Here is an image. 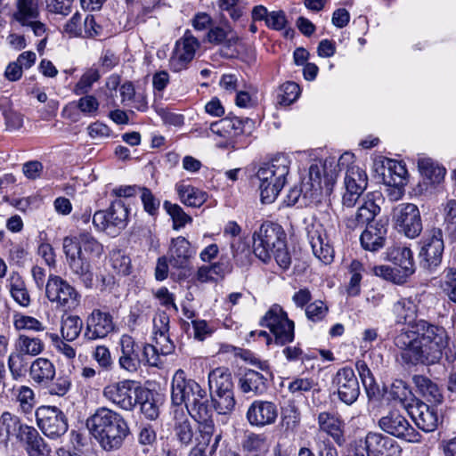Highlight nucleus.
<instances>
[{"label":"nucleus","mask_w":456,"mask_h":456,"mask_svg":"<svg viewBox=\"0 0 456 456\" xmlns=\"http://www.w3.org/2000/svg\"><path fill=\"white\" fill-rule=\"evenodd\" d=\"M396 322L406 327L395 336L394 344L399 348L402 359L409 364H435L443 356L448 346V335L444 327L425 320L410 322L416 313V305L410 298H401L393 305Z\"/></svg>","instance_id":"f257e3e1"},{"label":"nucleus","mask_w":456,"mask_h":456,"mask_svg":"<svg viewBox=\"0 0 456 456\" xmlns=\"http://www.w3.org/2000/svg\"><path fill=\"white\" fill-rule=\"evenodd\" d=\"M253 252L264 263H268L273 257L283 270L290 266L291 257L288 251L287 235L278 224L264 223L254 232Z\"/></svg>","instance_id":"f03ea898"},{"label":"nucleus","mask_w":456,"mask_h":456,"mask_svg":"<svg viewBox=\"0 0 456 456\" xmlns=\"http://www.w3.org/2000/svg\"><path fill=\"white\" fill-rule=\"evenodd\" d=\"M86 426L105 451L118 449L129 434L124 418L106 407L97 409L87 419Z\"/></svg>","instance_id":"7ed1b4c3"},{"label":"nucleus","mask_w":456,"mask_h":456,"mask_svg":"<svg viewBox=\"0 0 456 456\" xmlns=\"http://www.w3.org/2000/svg\"><path fill=\"white\" fill-rule=\"evenodd\" d=\"M289 172V160L284 155H278L259 167L256 177L259 180L263 203L269 204L274 201L286 183Z\"/></svg>","instance_id":"20e7f679"},{"label":"nucleus","mask_w":456,"mask_h":456,"mask_svg":"<svg viewBox=\"0 0 456 456\" xmlns=\"http://www.w3.org/2000/svg\"><path fill=\"white\" fill-rule=\"evenodd\" d=\"M171 400L175 405L185 404L188 412L192 414L208 405L207 391L199 383L191 379H186L185 372L179 369L172 379Z\"/></svg>","instance_id":"39448f33"},{"label":"nucleus","mask_w":456,"mask_h":456,"mask_svg":"<svg viewBox=\"0 0 456 456\" xmlns=\"http://www.w3.org/2000/svg\"><path fill=\"white\" fill-rule=\"evenodd\" d=\"M128 210L121 200L113 201L107 210L96 211L93 224L96 230L112 237L117 236L127 224Z\"/></svg>","instance_id":"423d86ee"},{"label":"nucleus","mask_w":456,"mask_h":456,"mask_svg":"<svg viewBox=\"0 0 456 456\" xmlns=\"http://www.w3.org/2000/svg\"><path fill=\"white\" fill-rule=\"evenodd\" d=\"M45 297L56 307L75 309L80 302L77 289L61 276L51 274L45 283Z\"/></svg>","instance_id":"0eeeda50"},{"label":"nucleus","mask_w":456,"mask_h":456,"mask_svg":"<svg viewBox=\"0 0 456 456\" xmlns=\"http://www.w3.org/2000/svg\"><path fill=\"white\" fill-rule=\"evenodd\" d=\"M260 323L270 330L276 344L283 346L293 341L294 322L289 319L287 313L281 305H272Z\"/></svg>","instance_id":"6e6552de"},{"label":"nucleus","mask_w":456,"mask_h":456,"mask_svg":"<svg viewBox=\"0 0 456 456\" xmlns=\"http://www.w3.org/2000/svg\"><path fill=\"white\" fill-rule=\"evenodd\" d=\"M378 427L386 434L411 444L422 441V436L397 410L389 411L378 420Z\"/></svg>","instance_id":"1a4fd4ad"},{"label":"nucleus","mask_w":456,"mask_h":456,"mask_svg":"<svg viewBox=\"0 0 456 456\" xmlns=\"http://www.w3.org/2000/svg\"><path fill=\"white\" fill-rule=\"evenodd\" d=\"M35 415L37 427L51 439L59 438L68 431L67 417L55 406H40L36 410Z\"/></svg>","instance_id":"9d476101"},{"label":"nucleus","mask_w":456,"mask_h":456,"mask_svg":"<svg viewBox=\"0 0 456 456\" xmlns=\"http://www.w3.org/2000/svg\"><path fill=\"white\" fill-rule=\"evenodd\" d=\"M63 252L66 256L67 264L77 280L86 288L90 289L93 286L94 273L90 260L81 256L79 248L70 240H63Z\"/></svg>","instance_id":"9b49d317"},{"label":"nucleus","mask_w":456,"mask_h":456,"mask_svg":"<svg viewBox=\"0 0 456 456\" xmlns=\"http://www.w3.org/2000/svg\"><path fill=\"white\" fill-rule=\"evenodd\" d=\"M381 200V193L379 191L368 192L365 194L361 204L357 208L354 215L348 216L345 220V224L347 230L354 231L362 228L364 225L371 224L376 216L380 212L379 201Z\"/></svg>","instance_id":"f8f14e48"},{"label":"nucleus","mask_w":456,"mask_h":456,"mask_svg":"<svg viewBox=\"0 0 456 456\" xmlns=\"http://www.w3.org/2000/svg\"><path fill=\"white\" fill-rule=\"evenodd\" d=\"M419 257L424 268L432 271L442 262L444 244L443 232L440 228H433L423 238Z\"/></svg>","instance_id":"ddd939ff"},{"label":"nucleus","mask_w":456,"mask_h":456,"mask_svg":"<svg viewBox=\"0 0 456 456\" xmlns=\"http://www.w3.org/2000/svg\"><path fill=\"white\" fill-rule=\"evenodd\" d=\"M134 382L122 380L111 383L103 389V396L119 408L131 411L138 402L140 387L134 389Z\"/></svg>","instance_id":"4468645a"},{"label":"nucleus","mask_w":456,"mask_h":456,"mask_svg":"<svg viewBox=\"0 0 456 456\" xmlns=\"http://www.w3.org/2000/svg\"><path fill=\"white\" fill-rule=\"evenodd\" d=\"M306 231L314 255L323 264H330L334 259V249L327 230L322 224L314 223Z\"/></svg>","instance_id":"2eb2a0df"},{"label":"nucleus","mask_w":456,"mask_h":456,"mask_svg":"<svg viewBox=\"0 0 456 456\" xmlns=\"http://www.w3.org/2000/svg\"><path fill=\"white\" fill-rule=\"evenodd\" d=\"M249 121L248 118L243 120L238 117H227L211 123L209 132L223 140L219 142V147H234L235 139L245 132V125Z\"/></svg>","instance_id":"dca6fc26"},{"label":"nucleus","mask_w":456,"mask_h":456,"mask_svg":"<svg viewBox=\"0 0 456 456\" xmlns=\"http://www.w3.org/2000/svg\"><path fill=\"white\" fill-rule=\"evenodd\" d=\"M332 386L338 398L347 405L354 403L360 395V385L354 370L350 367L339 369L332 378Z\"/></svg>","instance_id":"f3484780"},{"label":"nucleus","mask_w":456,"mask_h":456,"mask_svg":"<svg viewBox=\"0 0 456 456\" xmlns=\"http://www.w3.org/2000/svg\"><path fill=\"white\" fill-rule=\"evenodd\" d=\"M396 224L405 236L418 237L422 231V222L418 207L411 203L400 204L396 208Z\"/></svg>","instance_id":"a211bd4d"},{"label":"nucleus","mask_w":456,"mask_h":456,"mask_svg":"<svg viewBox=\"0 0 456 456\" xmlns=\"http://www.w3.org/2000/svg\"><path fill=\"white\" fill-rule=\"evenodd\" d=\"M17 11L14 19L23 27L31 29L36 37L45 32V25L37 20L39 15L37 0H16Z\"/></svg>","instance_id":"6ab92c4d"},{"label":"nucleus","mask_w":456,"mask_h":456,"mask_svg":"<svg viewBox=\"0 0 456 456\" xmlns=\"http://www.w3.org/2000/svg\"><path fill=\"white\" fill-rule=\"evenodd\" d=\"M115 329L113 317L109 312L94 309L86 317L84 337L88 340L106 338Z\"/></svg>","instance_id":"aec40b11"},{"label":"nucleus","mask_w":456,"mask_h":456,"mask_svg":"<svg viewBox=\"0 0 456 456\" xmlns=\"http://www.w3.org/2000/svg\"><path fill=\"white\" fill-rule=\"evenodd\" d=\"M204 41L215 45H222L221 55L225 58H233L237 54L234 47L240 42V37L229 27L213 26L207 32Z\"/></svg>","instance_id":"412c9836"},{"label":"nucleus","mask_w":456,"mask_h":456,"mask_svg":"<svg viewBox=\"0 0 456 456\" xmlns=\"http://www.w3.org/2000/svg\"><path fill=\"white\" fill-rule=\"evenodd\" d=\"M200 44L192 35L191 31L186 30L183 37L176 42L175 49L170 59V63L175 71L183 69L192 61L196 51Z\"/></svg>","instance_id":"4be33fe9"},{"label":"nucleus","mask_w":456,"mask_h":456,"mask_svg":"<svg viewBox=\"0 0 456 456\" xmlns=\"http://www.w3.org/2000/svg\"><path fill=\"white\" fill-rule=\"evenodd\" d=\"M364 442L368 456H400L402 452L395 440L379 432H368Z\"/></svg>","instance_id":"5701e85b"},{"label":"nucleus","mask_w":456,"mask_h":456,"mask_svg":"<svg viewBox=\"0 0 456 456\" xmlns=\"http://www.w3.org/2000/svg\"><path fill=\"white\" fill-rule=\"evenodd\" d=\"M387 218H379L367 225L360 236L362 247L372 252L382 248L387 240Z\"/></svg>","instance_id":"b1692460"},{"label":"nucleus","mask_w":456,"mask_h":456,"mask_svg":"<svg viewBox=\"0 0 456 456\" xmlns=\"http://www.w3.org/2000/svg\"><path fill=\"white\" fill-rule=\"evenodd\" d=\"M118 346L120 348L119 367L128 372L137 371L142 362L139 345L130 335L124 334L119 339Z\"/></svg>","instance_id":"393cba45"},{"label":"nucleus","mask_w":456,"mask_h":456,"mask_svg":"<svg viewBox=\"0 0 456 456\" xmlns=\"http://www.w3.org/2000/svg\"><path fill=\"white\" fill-rule=\"evenodd\" d=\"M246 417L251 426L265 427L275 422L278 409L273 402L256 400L248 407Z\"/></svg>","instance_id":"a878e982"},{"label":"nucleus","mask_w":456,"mask_h":456,"mask_svg":"<svg viewBox=\"0 0 456 456\" xmlns=\"http://www.w3.org/2000/svg\"><path fill=\"white\" fill-rule=\"evenodd\" d=\"M387 259L398 269L402 277L408 278L415 272V264L411 250L403 245H393L387 250Z\"/></svg>","instance_id":"bb28decb"},{"label":"nucleus","mask_w":456,"mask_h":456,"mask_svg":"<svg viewBox=\"0 0 456 456\" xmlns=\"http://www.w3.org/2000/svg\"><path fill=\"white\" fill-rule=\"evenodd\" d=\"M411 414L417 427L427 433L435 431L441 421L436 409L423 402H418Z\"/></svg>","instance_id":"cd10ccee"},{"label":"nucleus","mask_w":456,"mask_h":456,"mask_svg":"<svg viewBox=\"0 0 456 456\" xmlns=\"http://www.w3.org/2000/svg\"><path fill=\"white\" fill-rule=\"evenodd\" d=\"M319 430L331 436L334 442L341 446L345 444L344 421L341 418L330 411L320 412L317 418Z\"/></svg>","instance_id":"c85d7f7f"},{"label":"nucleus","mask_w":456,"mask_h":456,"mask_svg":"<svg viewBox=\"0 0 456 456\" xmlns=\"http://www.w3.org/2000/svg\"><path fill=\"white\" fill-rule=\"evenodd\" d=\"M195 251L184 237L179 236L171 240L168 249L169 263L175 268H185Z\"/></svg>","instance_id":"c756f323"},{"label":"nucleus","mask_w":456,"mask_h":456,"mask_svg":"<svg viewBox=\"0 0 456 456\" xmlns=\"http://www.w3.org/2000/svg\"><path fill=\"white\" fill-rule=\"evenodd\" d=\"M28 373L34 383L40 387H46L54 379L56 370L52 361L38 357L31 362Z\"/></svg>","instance_id":"7c9ffc66"},{"label":"nucleus","mask_w":456,"mask_h":456,"mask_svg":"<svg viewBox=\"0 0 456 456\" xmlns=\"http://www.w3.org/2000/svg\"><path fill=\"white\" fill-rule=\"evenodd\" d=\"M17 438L24 444L28 456H43L47 452V445L38 431L31 426L23 427Z\"/></svg>","instance_id":"2f4dec72"},{"label":"nucleus","mask_w":456,"mask_h":456,"mask_svg":"<svg viewBox=\"0 0 456 456\" xmlns=\"http://www.w3.org/2000/svg\"><path fill=\"white\" fill-rule=\"evenodd\" d=\"M191 417L194 419V420L199 424L200 440L197 445L204 447L208 446L215 431V424L212 419V411L209 408V405H207L201 409H198L197 411L191 414Z\"/></svg>","instance_id":"473e14b6"},{"label":"nucleus","mask_w":456,"mask_h":456,"mask_svg":"<svg viewBox=\"0 0 456 456\" xmlns=\"http://www.w3.org/2000/svg\"><path fill=\"white\" fill-rule=\"evenodd\" d=\"M70 240L79 248L81 256L88 260L100 258L103 253V246L87 232H82L78 237L67 236L63 239V240Z\"/></svg>","instance_id":"72a5a7b5"},{"label":"nucleus","mask_w":456,"mask_h":456,"mask_svg":"<svg viewBox=\"0 0 456 456\" xmlns=\"http://www.w3.org/2000/svg\"><path fill=\"white\" fill-rule=\"evenodd\" d=\"M208 385L210 394L234 392L232 373L225 367H218L209 372Z\"/></svg>","instance_id":"f704fd0d"},{"label":"nucleus","mask_w":456,"mask_h":456,"mask_svg":"<svg viewBox=\"0 0 456 456\" xmlns=\"http://www.w3.org/2000/svg\"><path fill=\"white\" fill-rule=\"evenodd\" d=\"M267 379L264 374L253 370H247L240 378L239 386L240 390L253 395H261L267 389Z\"/></svg>","instance_id":"c9c22d12"},{"label":"nucleus","mask_w":456,"mask_h":456,"mask_svg":"<svg viewBox=\"0 0 456 456\" xmlns=\"http://www.w3.org/2000/svg\"><path fill=\"white\" fill-rule=\"evenodd\" d=\"M175 190L181 202L188 207L200 208L208 199L205 191L183 183H177Z\"/></svg>","instance_id":"e433bc0d"},{"label":"nucleus","mask_w":456,"mask_h":456,"mask_svg":"<svg viewBox=\"0 0 456 456\" xmlns=\"http://www.w3.org/2000/svg\"><path fill=\"white\" fill-rule=\"evenodd\" d=\"M406 175L407 170L401 162L388 159L387 165L383 166V182L388 186H403Z\"/></svg>","instance_id":"4c0bfd02"},{"label":"nucleus","mask_w":456,"mask_h":456,"mask_svg":"<svg viewBox=\"0 0 456 456\" xmlns=\"http://www.w3.org/2000/svg\"><path fill=\"white\" fill-rule=\"evenodd\" d=\"M7 281L10 294L13 300L23 307L28 306L31 302L30 296L27 289L25 281L20 273L12 272Z\"/></svg>","instance_id":"58836bf2"},{"label":"nucleus","mask_w":456,"mask_h":456,"mask_svg":"<svg viewBox=\"0 0 456 456\" xmlns=\"http://www.w3.org/2000/svg\"><path fill=\"white\" fill-rule=\"evenodd\" d=\"M412 381L419 394L428 401L435 403H440L443 401V395L439 387L423 375H414Z\"/></svg>","instance_id":"ea45409f"},{"label":"nucleus","mask_w":456,"mask_h":456,"mask_svg":"<svg viewBox=\"0 0 456 456\" xmlns=\"http://www.w3.org/2000/svg\"><path fill=\"white\" fill-rule=\"evenodd\" d=\"M14 348L24 355L37 356L44 352L45 343L39 337L20 334L14 342Z\"/></svg>","instance_id":"a19ab883"},{"label":"nucleus","mask_w":456,"mask_h":456,"mask_svg":"<svg viewBox=\"0 0 456 456\" xmlns=\"http://www.w3.org/2000/svg\"><path fill=\"white\" fill-rule=\"evenodd\" d=\"M154 332L156 336L166 340L167 344L163 345L160 348V354L167 355L174 351L175 346L168 337L169 330V317L166 313H160L154 318Z\"/></svg>","instance_id":"79ce46f5"},{"label":"nucleus","mask_w":456,"mask_h":456,"mask_svg":"<svg viewBox=\"0 0 456 456\" xmlns=\"http://www.w3.org/2000/svg\"><path fill=\"white\" fill-rule=\"evenodd\" d=\"M368 185V177L363 169L357 166H348L345 175V188L363 192Z\"/></svg>","instance_id":"37998d69"},{"label":"nucleus","mask_w":456,"mask_h":456,"mask_svg":"<svg viewBox=\"0 0 456 456\" xmlns=\"http://www.w3.org/2000/svg\"><path fill=\"white\" fill-rule=\"evenodd\" d=\"M418 167L420 173L432 183H440L446 173L444 167H440L430 158H419L418 159Z\"/></svg>","instance_id":"c03bdc74"},{"label":"nucleus","mask_w":456,"mask_h":456,"mask_svg":"<svg viewBox=\"0 0 456 456\" xmlns=\"http://www.w3.org/2000/svg\"><path fill=\"white\" fill-rule=\"evenodd\" d=\"M243 449L248 456H265L269 450V444L263 435L250 434L243 442Z\"/></svg>","instance_id":"a18cd8bd"},{"label":"nucleus","mask_w":456,"mask_h":456,"mask_svg":"<svg viewBox=\"0 0 456 456\" xmlns=\"http://www.w3.org/2000/svg\"><path fill=\"white\" fill-rule=\"evenodd\" d=\"M137 403L141 404V411L147 419H156L158 418L159 406L149 390L142 388L139 390Z\"/></svg>","instance_id":"49530a36"},{"label":"nucleus","mask_w":456,"mask_h":456,"mask_svg":"<svg viewBox=\"0 0 456 456\" xmlns=\"http://www.w3.org/2000/svg\"><path fill=\"white\" fill-rule=\"evenodd\" d=\"M83 328L82 320L77 315H69L62 320L61 332L67 341H73L79 336Z\"/></svg>","instance_id":"de8ad7c7"},{"label":"nucleus","mask_w":456,"mask_h":456,"mask_svg":"<svg viewBox=\"0 0 456 456\" xmlns=\"http://www.w3.org/2000/svg\"><path fill=\"white\" fill-rule=\"evenodd\" d=\"M174 431L175 437L183 445L188 446L192 443L195 431L189 419H177Z\"/></svg>","instance_id":"09e8293b"},{"label":"nucleus","mask_w":456,"mask_h":456,"mask_svg":"<svg viewBox=\"0 0 456 456\" xmlns=\"http://www.w3.org/2000/svg\"><path fill=\"white\" fill-rule=\"evenodd\" d=\"M215 410L219 414L230 413L235 407L234 392L210 394Z\"/></svg>","instance_id":"8fccbe9b"},{"label":"nucleus","mask_w":456,"mask_h":456,"mask_svg":"<svg viewBox=\"0 0 456 456\" xmlns=\"http://www.w3.org/2000/svg\"><path fill=\"white\" fill-rule=\"evenodd\" d=\"M163 208L171 216L173 220V228L175 230H178L192 221V218L177 204L166 200L163 204Z\"/></svg>","instance_id":"3c124183"},{"label":"nucleus","mask_w":456,"mask_h":456,"mask_svg":"<svg viewBox=\"0 0 456 456\" xmlns=\"http://www.w3.org/2000/svg\"><path fill=\"white\" fill-rule=\"evenodd\" d=\"M364 268L361 262L353 260L349 265L351 278L347 286V294L352 297L358 296L361 291L362 273Z\"/></svg>","instance_id":"603ef678"},{"label":"nucleus","mask_w":456,"mask_h":456,"mask_svg":"<svg viewBox=\"0 0 456 456\" xmlns=\"http://www.w3.org/2000/svg\"><path fill=\"white\" fill-rule=\"evenodd\" d=\"M353 158V154L345 153L340 157L338 162H336L334 159H325L322 165V170L324 172L326 180L329 182L333 181L337 177L338 171L341 170V167H344L346 162H349Z\"/></svg>","instance_id":"864d4df0"},{"label":"nucleus","mask_w":456,"mask_h":456,"mask_svg":"<svg viewBox=\"0 0 456 456\" xmlns=\"http://www.w3.org/2000/svg\"><path fill=\"white\" fill-rule=\"evenodd\" d=\"M25 426L26 424H22L18 416L10 411H4L0 415V429L5 431L8 436H17Z\"/></svg>","instance_id":"5fc2aeb1"},{"label":"nucleus","mask_w":456,"mask_h":456,"mask_svg":"<svg viewBox=\"0 0 456 456\" xmlns=\"http://www.w3.org/2000/svg\"><path fill=\"white\" fill-rule=\"evenodd\" d=\"M110 265L112 268L119 274L128 275L131 273V259L126 253L120 249L113 250L110 253Z\"/></svg>","instance_id":"6e6d98bb"},{"label":"nucleus","mask_w":456,"mask_h":456,"mask_svg":"<svg viewBox=\"0 0 456 456\" xmlns=\"http://www.w3.org/2000/svg\"><path fill=\"white\" fill-rule=\"evenodd\" d=\"M100 78V73L95 69H90L86 71L74 87V94L77 95L86 94L92 88L94 83Z\"/></svg>","instance_id":"4d7b16f0"},{"label":"nucleus","mask_w":456,"mask_h":456,"mask_svg":"<svg viewBox=\"0 0 456 456\" xmlns=\"http://www.w3.org/2000/svg\"><path fill=\"white\" fill-rule=\"evenodd\" d=\"M300 89L295 82H286L280 86L278 102L281 105H290L299 96Z\"/></svg>","instance_id":"13d9d810"},{"label":"nucleus","mask_w":456,"mask_h":456,"mask_svg":"<svg viewBox=\"0 0 456 456\" xmlns=\"http://www.w3.org/2000/svg\"><path fill=\"white\" fill-rule=\"evenodd\" d=\"M17 402L21 412L30 413L36 405L34 391L28 386H21L18 390Z\"/></svg>","instance_id":"bf43d9fd"},{"label":"nucleus","mask_w":456,"mask_h":456,"mask_svg":"<svg viewBox=\"0 0 456 456\" xmlns=\"http://www.w3.org/2000/svg\"><path fill=\"white\" fill-rule=\"evenodd\" d=\"M444 230L450 235H456V200H449L444 205Z\"/></svg>","instance_id":"052dcab7"},{"label":"nucleus","mask_w":456,"mask_h":456,"mask_svg":"<svg viewBox=\"0 0 456 456\" xmlns=\"http://www.w3.org/2000/svg\"><path fill=\"white\" fill-rule=\"evenodd\" d=\"M77 108L86 116L95 117L98 113L100 102L92 94H86L76 102Z\"/></svg>","instance_id":"680f3d73"},{"label":"nucleus","mask_w":456,"mask_h":456,"mask_svg":"<svg viewBox=\"0 0 456 456\" xmlns=\"http://www.w3.org/2000/svg\"><path fill=\"white\" fill-rule=\"evenodd\" d=\"M48 393L52 395L64 396L71 387V379L69 376H58L46 386Z\"/></svg>","instance_id":"e2e57ef3"},{"label":"nucleus","mask_w":456,"mask_h":456,"mask_svg":"<svg viewBox=\"0 0 456 456\" xmlns=\"http://www.w3.org/2000/svg\"><path fill=\"white\" fill-rule=\"evenodd\" d=\"M13 325L17 330H28L33 331H43L45 330V326L40 321L28 315L15 316Z\"/></svg>","instance_id":"0e129e2a"},{"label":"nucleus","mask_w":456,"mask_h":456,"mask_svg":"<svg viewBox=\"0 0 456 456\" xmlns=\"http://www.w3.org/2000/svg\"><path fill=\"white\" fill-rule=\"evenodd\" d=\"M317 456H338V452L329 438L317 434L314 436Z\"/></svg>","instance_id":"69168bd1"},{"label":"nucleus","mask_w":456,"mask_h":456,"mask_svg":"<svg viewBox=\"0 0 456 456\" xmlns=\"http://www.w3.org/2000/svg\"><path fill=\"white\" fill-rule=\"evenodd\" d=\"M328 306L322 300H316L305 307V315L312 322L322 321L328 314Z\"/></svg>","instance_id":"338daca9"},{"label":"nucleus","mask_w":456,"mask_h":456,"mask_svg":"<svg viewBox=\"0 0 456 456\" xmlns=\"http://www.w3.org/2000/svg\"><path fill=\"white\" fill-rule=\"evenodd\" d=\"M374 273L385 280L391 281L395 283L404 281L406 278L402 277V273H398V269L392 268L387 265H379L374 267Z\"/></svg>","instance_id":"774afa93"}]
</instances>
